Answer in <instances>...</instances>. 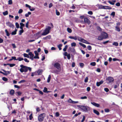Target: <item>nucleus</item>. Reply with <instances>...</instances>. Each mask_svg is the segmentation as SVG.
<instances>
[{
	"label": "nucleus",
	"mask_w": 122,
	"mask_h": 122,
	"mask_svg": "<svg viewBox=\"0 0 122 122\" xmlns=\"http://www.w3.org/2000/svg\"><path fill=\"white\" fill-rule=\"evenodd\" d=\"M79 44L81 46H82L83 47L85 48L86 47V46L85 45L82 44V43H81V42H79Z\"/></svg>",
	"instance_id": "obj_29"
},
{
	"label": "nucleus",
	"mask_w": 122,
	"mask_h": 122,
	"mask_svg": "<svg viewBox=\"0 0 122 122\" xmlns=\"http://www.w3.org/2000/svg\"><path fill=\"white\" fill-rule=\"evenodd\" d=\"M25 82V81L24 80H22L18 82L19 83H23Z\"/></svg>",
	"instance_id": "obj_45"
},
{
	"label": "nucleus",
	"mask_w": 122,
	"mask_h": 122,
	"mask_svg": "<svg viewBox=\"0 0 122 122\" xmlns=\"http://www.w3.org/2000/svg\"><path fill=\"white\" fill-rule=\"evenodd\" d=\"M73 101H72L71 98H70L69 99L67 102H68L72 103H73Z\"/></svg>",
	"instance_id": "obj_36"
},
{
	"label": "nucleus",
	"mask_w": 122,
	"mask_h": 122,
	"mask_svg": "<svg viewBox=\"0 0 122 122\" xmlns=\"http://www.w3.org/2000/svg\"><path fill=\"white\" fill-rule=\"evenodd\" d=\"M88 78L87 77H86L85 80H84V81L85 82H86L88 81Z\"/></svg>",
	"instance_id": "obj_47"
},
{
	"label": "nucleus",
	"mask_w": 122,
	"mask_h": 122,
	"mask_svg": "<svg viewBox=\"0 0 122 122\" xmlns=\"http://www.w3.org/2000/svg\"><path fill=\"white\" fill-rule=\"evenodd\" d=\"M68 54V53L67 52H65L63 54L65 56H67Z\"/></svg>",
	"instance_id": "obj_64"
},
{
	"label": "nucleus",
	"mask_w": 122,
	"mask_h": 122,
	"mask_svg": "<svg viewBox=\"0 0 122 122\" xmlns=\"http://www.w3.org/2000/svg\"><path fill=\"white\" fill-rule=\"evenodd\" d=\"M43 72V70L42 69L39 70L37 71V73L38 75H41V74Z\"/></svg>",
	"instance_id": "obj_17"
},
{
	"label": "nucleus",
	"mask_w": 122,
	"mask_h": 122,
	"mask_svg": "<svg viewBox=\"0 0 122 122\" xmlns=\"http://www.w3.org/2000/svg\"><path fill=\"white\" fill-rule=\"evenodd\" d=\"M24 60L25 61L27 62H29V61L27 59L25 58L24 59Z\"/></svg>",
	"instance_id": "obj_62"
},
{
	"label": "nucleus",
	"mask_w": 122,
	"mask_h": 122,
	"mask_svg": "<svg viewBox=\"0 0 122 122\" xmlns=\"http://www.w3.org/2000/svg\"><path fill=\"white\" fill-rule=\"evenodd\" d=\"M103 81H101L99 82H97L96 83V85L97 86H99L101 84L103 83Z\"/></svg>",
	"instance_id": "obj_13"
},
{
	"label": "nucleus",
	"mask_w": 122,
	"mask_h": 122,
	"mask_svg": "<svg viewBox=\"0 0 122 122\" xmlns=\"http://www.w3.org/2000/svg\"><path fill=\"white\" fill-rule=\"evenodd\" d=\"M61 69H54L51 71V72L55 74H58L60 73V72L61 71Z\"/></svg>",
	"instance_id": "obj_5"
},
{
	"label": "nucleus",
	"mask_w": 122,
	"mask_h": 122,
	"mask_svg": "<svg viewBox=\"0 0 122 122\" xmlns=\"http://www.w3.org/2000/svg\"><path fill=\"white\" fill-rule=\"evenodd\" d=\"M47 91V89L46 87H44L43 90V92L45 93H46Z\"/></svg>",
	"instance_id": "obj_35"
},
{
	"label": "nucleus",
	"mask_w": 122,
	"mask_h": 122,
	"mask_svg": "<svg viewBox=\"0 0 122 122\" xmlns=\"http://www.w3.org/2000/svg\"><path fill=\"white\" fill-rule=\"evenodd\" d=\"M24 60V59L23 58L21 57H18L16 59V60H18L19 61H21L23 60Z\"/></svg>",
	"instance_id": "obj_21"
},
{
	"label": "nucleus",
	"mask_w": 122,
	"mask_h": 122,
	"mask_svg": "<svg viewBox=\"0 0 122 122\" xmlns=\"http://www.w3.org/2000/svg\"><path fill=\"white\" fill-rule=\"evenodd\" d=\"M15 65V64H10V67H12Z\"/></svg>",
	"instance_id": "obj_46"
},
{
	"label": "nucleus",
	"mask_w": 122,
	"mask_h": 122,
	"mask_svg": "<svg viewBox=\"0 0 122 122\" xmlns=\"http://www.w3.org/2000/svg\"><path fill=\"white\" fill-rule=\"evenodd\" d=\"M67 58L69 60L71 58L70 56V55L69 54H68V55H67Z\"/></svg>",
	"instance_id": "obj_49"
},
{
	"label": "nucleus",
	"mask_w": 122,
	"mask_h": 122,
	"mask_svg": "<svg viewBox=\"0 0 122 122\" xmlns=\"http://www.w3.org/2000/svg\"><path fill=\"white\" fill-rule=\"evenodd\" d=\"M15 24L17 28H19V24L17 22Z\"/></svg>",
	"instance_id": "obj_37"
},
{
	"label": "nucleus",
	"mask_w": 122,
	"mask_h": 122,
	"mask_svg": "<svg viewBox=\"0 0 122 122\" xmlns=\"http://www.w3.org/2000/svg\"><path fill=\"white\" fill-rule=\"evenodd\" d=\"M115 12H112L111 14V15L113 16V17H114L115 16Z\"/></svg>",
	"instance_id": "obj_42"
},
{
	"label": "nucleus",
	"mask_w": 122,
	"mask_h": 122,
	"mask_svg": "<svg viewBox=\"0 0 122 122\" xmlns=\"http://www.w3.org/2000/svg\"><path fill=\"white\" fill-rule=\"evenodd\" d=\"M23 56L24 57H27L28 58H29V55L28 54H27L24 53L23 54Z\"/></svg>",
	"instance_id": "obj_25"
},
{
	"label": "nucleus",
	"mask_w": 122,
	"mask_h": 122,
	"mask_svg": "<svg viewBox=\"0 0 122 122\" xmlns=\"http://www.w3.org/2000/svg\"><path fill=\"white\" fill-rule=\"evenodd\" d=\"M16 60V57L15 56H12L11 57V58L9 60V61H11L12 60Z\"/></svg>",
	"instance_id": "obj_19"
},
{
	"label": "nucleus",
	"mask_w": 122,
	"mask_h": 122,
	"mask_svg": "<svg viewBox=\"0 0 122 122\" xmlns=\"http://www.w3.org/2000/svg\"><path fill=\"white\" fill-rule=\"evenodd\" d=\"M20 66L21 68L20 69V71L21 72H27L28 70H29L30 72L31 71V68L30 67L24 66L22 65H20Z\"/></svg>",
	"instance_id": "obj_1"
},
{
	"label": "nucleus",
	"mask_w": 122,
	"mask_h": 122,
	"mask_svg": "<svg viewBox=\"0 0 122 122\" xmlns=\"http://www.w3.org/2000/svg\"><path fill=\"white\" fill-rule=\"evenodd\" d=\"M107 81L108 83H109L113 82L114 81V79L112 77L109 76L107 78Z\"/></svg>",
	"instance_id": "obj_6"
},
{
	"label": "nucleus",
	"mask_w": 122,
	"mask_h": 122,
	"mask_svg": "<svg viewBox=\"0 0 122 122\" xmlns=\"http://www.w3.org/2000/svg\"><path fill=\"white\" fill-rule=\"evenodd\" d=\"M85 117L84 116H83V118L82 119V120L81 121V122H83L85 120Z\"/></svg>",
	"instance_id": "obj_59"
},
{
	"label": "nucleus",
	"mask_w": 122,
	"mask_h": 122,
	"mask_svg": "<svg viewBox=\"0 0 122 122\" xmlns=\"http://www.w3.org/2000/svg\"><path fill=\"white\" fill-rule=\"evenodd\" d=\"M12 0H9L8 1V4L9 5H11L12 4Z\"/></svg>",
	"instance_id": "obj_43"
},
{
	"label": "nucleus",
	"mask_w": 122,
	"mask_h": 122,
	"mask_svg": "<svg viewBox=\"0 0 122 122\" xmlns=\"http://www.w3.org/2000/svg\"><path fill=\"white\" fill-rule=\"evenodd\" d=\"M51 27L50 26H47L44 30H50L51 29Z\"/></svg>",
	"instance_id": "obj_23"
},
{
	"label": "nucleus",
	"mask_w": 122,
	"mask_h": 122,
	"mask_svg": "<svg viewBox=\"0 0 122 122\" xmlns=\"http://www.w3.org/2000/svg\"><path fill=\"white\" fill-rule=\"evenodd\" d=\"M112 45L116 46H117L118 45V43L117 42H114L112 43Z\"/></svg>",
	"instance_id": "obj_28"
},
{
	"label": "nucleus",
	"mask_w": 122,
	"mask_h": 122,
	"mask_svg": "<svg viewBox=\"0 0 122 122\" xmlns=\"http://www.w3.org/2000/svg\"><path fill=\"white\" fill-rule=\"evenodd\" d=\"M56 14L57 15H60V12L59 11H58L57 10H56Z\"/></svg>",
	"instance_id": "obj_50"
},
{
	"label": "nucleus",
	"mask_w": 122,
	"mask_h": 122,
	"mask_svg": "<svg viewBox=\"0 0 122 122\" xmlns=\"http://www.w3.org/2000/svg\"><path fill=\"white\" fill-rule=\"evenodd\" d=\"M108 37V35L106 32H103L101 34V35L99 36L98 38V40H102L103 39L107 38Z\"/></svg>",
	"instance_id": "obj_2"
},
{
	"label": "nucleus",
	"mask_w": 122,
	"mask_h": 122,
	"mask_svg": "<svg viewBox=\"0 0 122 122\" xmlns=\"http://www.w3.org/2000/svg\"><path fill=\"white\" fill-rule=\"evenodd\" d=\"M69 38L71 39H73L75 40H76L77 39V38L76 36L73 37L71 36H69Z\"/></svg>",
	"instance_id": "obj_20"
},
{
	"label": "nucleus",
	"mask_w": 122,
	"mask_h": 122,
	"mask_svg": "<svg viewBox=\"0 0 122 122\" xmlns=\"http://www.w3.org/2000/svg\"><path fill=\"white\" fill-rule=\"evenodd\" d=\"M55 116L56 117H58L59 116V113L58 112H56L55 114Z\"/></svg>",
	"instance_id": "obj_51"
},
{
	"label": "nucleus",
	"mask_w": 122,
	"mask_h": 122,
	"mask_svg": "<svg viewBox=\"0 0 122 122\" xmlns=\"http://www.w3.org/2000/svg\"><path fill=\"white\" fill-rule=\"evenodd\" d=\"M53 5L52 4V3H50L49 5V8H51Z\"/></svg>",
	"instance_id": "obj_60"
},
{
	"label": "nucleus",
	"mask_w": 122,
	"mask_h": 122,
	"mask_svg": "<svg viewBox=\"0 0 122 122\" xmlns=\"http://www.w3.org/2000/svg\"><path fill=\"white\" fill-rule=\"evenodd\" d=\"M8 12L7 11H6L5 12H3V14L4 15H5L8 14Z\"/></svg>",
	"instance_id": "obj_33"
},
{
	"label": "nucleus",
	"mask_w": 122,
	"mask_h": 122,
	"mask_svg": "<svg viewBox=\"0 0 122 122\" xmlns=\"http://www.w3.org/2000/svg\"><path fill=\"white\" fill-rule=\"evenodd\" d=\"M16 31H14L13 32H12V35H15L16 34Z\"/></svg>",
	"instance_id": "obj_61"
},
{
	"label": "nucleus",
	"mask_w": 122,
	"mask_h": 122,
	"mask_svg": "<svg viewBox=\"0 0 122 122\" xmlns=\"http://www.w3.org/2000/svg\"><path fill=\"white\" fill-rule=\"evenodd\" d=\"M101 8L102 9H112V8L111 7L108 6L101 5Z\"/></svg>",
	"instance_id": "obj_9"
},
{
	"label": "nucleus",
	"mask_w": 122,
	"mask_h": 122,
	"mask_svg": "<svg viewBox=\"0 0 122 122\" xmlns=\"http://www.w3.org/2000/svg\"><path fill=\"white\" fill-rule=\"evenodd\" d=\"M90 65L93 66H95L96 64V63L95 62H91L90 63Z\"/></svg>",
	"instance_id": "obj_38"
},
{
	"label": "nucleus",
	"mask_w": 122,
	"mask_h": 122,
	"mask_svg": "<svg viewBox=\"0 0 122 122\" xmlns=\"http://www.w3.org/2000/svg\"><path fill=\"white\" fill-rule=\"evenodd\" d=\"M51 75H49L48 76L47 80V82L48 83H49L50 82L51 79Z\"/></svg>",
	"instance_id": "obj_26"
},
{
	"label": "nucleus",
	"mask_w": 122,
	"mask_h": 122,
	"mask_svg": "<svg viewBox=\"0 0 122 122\" xmlns=\"http://www.w3.org/2000/svg\"><path fill=\"white\" fill-rule=\"evenodd\" d=\"M62 46V44H60L58 46V47L60 50L61 49V47Z\"/></svg>",
	"instance_id": "obj_30"
},
{
	"label": "nucleus",
	"mask_w": 122,
	"mask_h": 122,
	"mask_svg": "<svg viewBox=\"0 0 122 122\" xmlns=\"http://www.w3.org/2000/svg\"><path fill=\"white\" fill-rule=\"evenodd\" d=\"M31 14V13L30 12H28V13H26L25 14V16L26 17H29V15H30Z\"/></svg>",
	"instance_id": "obj_27"
},
{
	"label": "nucleus",
	"mask_w": 122,
	"mask_h": 122,
	"mask_svg": "<svg viewBox=\"0 0 122 122\" xmlns=\"http://www.w3.org/2000/svg\"><path fill=\"white\" fill-rule=\"evenodd\" d=\"M6 24L7 25L9 26L10 27H11L12 28H14L15 26L13 25L10 22H8L6 23Z\"/></svg>",
	"instance_id": "obj_8"
},
{
	"label": "nucleus",
	"mask_w": 122,
	"mask_h": 122,
	"mask_svg": "<svg viewBox=\"0 0 122 122\" xmlns=\"http://www.w3.org/2000/svg\"><path fill=\"white\" fill-rule=\"evenodd\" d=\"M23 12V10L21 9H20L18 11V13L19 14H20L22 13Z\"/></svg>",
	"instance_id": "obj_58"
},
{
	"label": "nucleus",
	"mask_w": 122,
	"mask_h": 122,
	"mask_svg": "<svg viewBox=\"0 0 122 122\" xmlns=\"http://www.w3.org/2000/svg\"><path fill=\"white\" fill-rule=\"evenodd\" d=\"M88 49L89 50H91L92 49L91 46H87Z\"/></svg>",
	"instance_id": "obj_40"
},
{
	"label": "nucleus",
	"mask_w": 122,
	"mask_h": 122,
	"mask_svg": "<svg viewBox=\"0 0 122 122\" xmlns=\"http://www.w3.org/2000/svg\"><path fill=\"white\" fill-rule=\"evenodd\" d=\"M120 3L119 2H118L116 4V5L117 6H120Z\"/></svg>",
	"instance_id": "obj_54"
},
{
	"label": "nucleus",
	"mask_w": 122,
	"mask_h": 122,
	"mask_svg": "<svg viewBox=\"0 0 122 122\" xmlns=\"http://www.w3.org/2000/svg\"><path fill=\"white\" fill-rule=\"evenodd\" d=\"M68 47V46L67 45H66L65 46L64 48L63 49V51H66V49L67 48V47Z\"/></svg>",
	"instance_id": "obj_32"
},
{
	"label": "nucleus",
	"mask_w": 122,
	"mask_h": 122,
	"mask_svg": "<svg viewBox=\"0 0 122 122\" xmlns=\"http://www.w3.org/2000/svg\"><path fill=\"white\" fill-rule=\"evenodd\" d=\"M16 93H17L18 95H20L22 94V93L20 92H17Z\"/></svg>",
	"instance_id": "obj_55"
},
{
	"label": "nucleus",
	"mask_w": 122,
	"mask_h": 122,
	"mask_svg": "<svg viewBox=\"0 0 122 122\" xmlns=\"http://www.w3.org/2000/svg\"><path fill=\"white\" fill-rule=\"evenodd\" d=\"M84 22L86 23L89 25L90 23V21L87 18H85L84 19Z\"/></svg>",
	"instance_id": "obj_10"
},
{
	"label": "nucleus",
	"mask_w": 122,
	"mask_h": 122,
	"mask_svg": "<svg viewBox=\"0 0 122 122\" xmlns=\"http://www.w3.org/2000/svg\"><path fill=\"white\" fill-rule=\"evenodd\" d=\"M54 66L57 69H61L60 64L57 62L55 63Z\"/></svg>",
	"instance_id": "obj_7"
},
{
	"label": "nucleus",
	"mask_w": 122,
	"mask_h": 122,
	"mask_svg": "<svg viewBox=\"0 0 122 122\" xmlns=\"http://www.w3.org/2000/svg\"><path fill=\"white\" fill-rule=\"evenodd\" d=\"M104 90L105 91L107 92H108L109 91V89L107 88H104Z\"/></svg>",
	"instance_id": "obj_53"
},
{
	"label": "nucleus",
	"mask_w": 122,
	"mask_h": 122,
	"mask_svg": "<svg viewBox=\"0 0 122 122\" xmlns=\"http://www.w3.org/2000/svg\"><path fill=\"white\" fill-rule=\"evenodd\" d=\"M88 14L90 15H92L93 14V13L91 11H90L88 12Z\"/></svg>",
	"instance_id": "obj_57"
},
{
	"label": "nucleus",
	"mask_w": 122,
	"mask_h": 122,
	"mask_svg": "<svg viewBox=\"0 0 122 122\" xmlns=\"http://www.w3.org/2000/svg\"><path fill=\"white\" fill-rule=\"evenodd\" d=\"M116 2V0H112L111 1H108V2L110 4L112 5H114L115 4V3Z\"/></svg>",
	"instance_id": "obj_11"
},
{
	"label": "nucleus",
	"mask_w": 122,
	"mask_h": 122,
	"mask_svg": "<svg viewBox=\"0 0 122 122\" xmlns=\"http://www.w3.org/2000/svg\"><path fill=\"white\" fill-rule=\"evenodd\" d=\"M81 99H86L87 98V97L86 96H84L83 97H81Z\"/></svg>",
	"instance_id": "obj_52"
},
{
	"label": "nucleus",
	"mask_w": 122,
	"mask_h": 122,
	"mask_svg": "<svg viewBox=\"0 0 122 122\" xmlns=\"http://www.w3.org/2000/svg\"><path fill=\"white\" fill-rule=\"evenodd\" d=\"M2 71H3L5 72V73H4V75L6 76L8 74H10V72L9 71H5L4 70H2Z\"/></svg>",
	"instance_id": "obj_14"
},
{
	"label": "nucleus",
	"mask_w": 122,
	"mask_h": 122,
	"mask_svg": "<svg viewBox=\"0 0 122 122\" xmlns=\"http://www.w3.org/2000/svg\"><path fill=\"white\" fill-rule=\"evenodd\" d=\"M34 52L36 56H38L39 54L37 51H35Z\"/></svg>",
	"instance_id": "obj_44"
},
{
	"label": "nucleus",
	"mask_w": 122,
	"mask_h": 122,
	"mask_svg": "<svg viewBox=\"0 0 122 122\" xmlns=\"http://www.w3.org/2000/svg\"><path fill=\"white\" fill-rule=\"evenodd\" d=\"M77 39H78V40L79 41H80L81 42V41L83 39L82 38H81V37H77Z\"/></svg>",
	"instance_id": "obj_34"
},
{
	"label": "nucleus",
	"mask_w": 122,
	"mask_h": 122,
	"mask_svg": "<svg viewBox=\"0 0 122 122\" xmlns=\"http://www.w3.org/2000/svg\"><path fill=\"white\" fill-rule=\"evenodd\" d=\"M77 107L81 109L84 112H87L90 110V108L88 106H84L77 105Z\"/></svg>",
	"instance_id": "obj_3"
},
{
	"label": "nucleus",
	"mask_w": 122,
	"mask_h": 122,
	"mask_svg": "<svg viewBox=\"0 0 122 122\" xmlns=\"http://www.w3.org/2000/svg\"><path fill=\"white\" fill-rule=\"evenodd\" d=\"M34 59H39V57L38 56H33Z\"/></svg>",
	"instance_id": "obj_56"
},
{
	"label": "nucleus",
	"mask_w": 122,
	"mask_h": 122,
	"mask_svg": "<svg viewBox=\"0 0 122 122\" xmlns=\"http://www.w3.org/2000/svg\"><path fill=\"white\" fill-rule=\"evenodd\" d=\"M45 117V114L43 113L40 115L38 117V119L39 122L42 121L44 118Z\"/></svg>",
	"instance_id": "obj_4"
},
{
	"label": "nucleus",
	"mask_w": 122,
	"mask_h": 122,
	"mask_svg": "<svg viewBox=\"0 0 122 122\" xmlns=\"http://www.w3.org/2000/svg\"><path fill=\"white\" fill-rule=\"evenodd\" d=\"M69 49L72 52L74 53L75 52V50L74 48L70 47L69 48Z\"/></svg>",
	"instance_id": "obj_15"
},
{
	"label": "nucleus",
	"mask_w": 122,
	"mask_h": 122,
	"mask_svg": "<svg viewBox=\"0 0 122 122\" xmlns=\"http://www.w3.org/2000/svg\"><path fill=\"white\" fill-rule=\"evenodd\" d=\"M32 115V113H31L30 114V115L29 116V119H30V120H31L33 118Z\"/></svg>",
	"instance_id": "obj_48"
},
{
	"label": "nucleus",
	"mask_w": 122,
	"mask_h": 122,
	"mask_svg": "<svg viewBox=\"0 0 122 122\" xmlns=\"http://www.w3.org/2000/svg\"><path fill=\"white\" fill-rule=\"evenodd\" d=\"M29 55L30 56L29 57H33L34 56V55L32 54L31 52H30L28 53Z\"/></svg>",
	"instance_id": "obj_24"
},
{
	"label": "nucleus",
	"mask_w": 122,
	"mask_h": 122,
	"mask_svg": "<svg viewBox=\"0 0 122 122\" xmlns=\"http://www.w3.org/2000/svg\"><path fill=\"white\" fill-rule=\"evenodd\" d=\"M10 94L11 95H13L14 93V91L13 90H11L10 92Z\"/></svg>",
	"instance_id": "obj_22"
},
{
	"label": "nucleus",
	"mask_w": 122,
	"mask_h": 122,
	"mask_svg": "<svg viewBox=\"0 0 122 122\" xmlns=\"http://www.w3.org/2000/svg\"><path fill=\"white\" fill-rule=\"evenodd\" d=\"M79 65L82 68L84 66V64L83 63H79Z\"/></svg>",
	"instance_id": "obj_41"
},
{
	"label": "nucleus",
	"mask_w": 122,
	"mask_h": 122,
	"mask_svg": "<svg viewBox=\"0 0 122 122\" xmlns=\"http://www.w3.org/2000/svg\"><path fill=\"white\" fill-rule=\"evenodd\" d=\"M94 112L97 115H99V112L97 110L94 109L93 110Z\"/></svg>",
	"instance_id": "obj_18"
},
{
	"label": "nucleus",
	"mask_w": 122,
	"mask_h": 122,
	"mask_svg": "<svg viewBox=\"0 0 122 122\" xmlns=\"http://www.w3.org/2000/svg\"><path fill=\"white\" fill-rule=\"evenodd\" d=\"M20 28L21 29L20 30H23V28L25 26L24 24L22 23H20Z\"/></svg>",
	"instance_id": "obj_12"
},
{
	"label": "nucleus",
	"mask_w": 122,
	"mask_h": 122,
	"mask_svg": "<svg viewBox=\"0 0 122 122\" xmlns=\"http://www.w3.org/2000/svg\"><path fill=\"white\" fill-rule=\"evenodd\" d=\"M49 33V31H45L42 34V35H45Z\"/></svg>",
	"instance_id": "obj_16"
},
{
	"label": "nucleus",
	"mask_w": 122,
	"mask_h": 122,
	"mask_svg": "<svg viewBox=\"0 0 122 122\" xmlns=\"http://www.w3.org/2000/svg\"><path fill=\"white\" fill-rule=\"evenodd\" d=\"M25 6L26 7H28L29 9L31 7V6H30V5H28L27 4H26L25 5Z\"/></svg>",
	"instance_id": "obj_63"
},
{
	"label": "nucleus",
	"mask_w": 122,
	"mask_h": 122,
	"mask_svg": "<svg viewBox=\"0 0 122 122\" xmlns=\"http://www.w3.org/2000/svg\"><path fill=\"white\" fill-rule=\"evenodd\" d=\"M76 43L74 42H73L71 44V46L72 47H75L76 46Z\"/></svg>",
	"instance_id": "obj_31"
},
{
	"label": "nucleus",
	"mask_w": 122,
	"mask_h": 122,
	"mask_svg": "<svg viewBox=\"0 0 122 122\" xmlns=\"http://www.w3.org/2000/svg\"><path fill=\"white\" fill-rule=\"evenodd\" d=\"M2 79L3 80L5 81H7L8 80L5 77H3L2 78Z\"/></svg>",
	"instance_id": "obj_39"
}]
</instances>
